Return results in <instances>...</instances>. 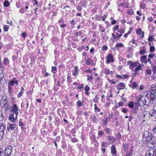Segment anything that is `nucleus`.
I'll return each mask as SVG.
<instances>
[{"instance_id": "nucleus-1", "label": "nucleus", "mask_w": 156, "mask_h": 156, "mask_svg": "<svg viewBox=\"0 0 156 156\" xmlns=\"http://www.w3.org/2000/svg\"><path fill=\"white\" fill-rule=\"evenodd\" d=\"M128 64H130L129 69L134 72L135 75L140 74V71L142 70L144 68V65H142L139 62H132L129 61Z\"/></svg>"}, {"instance_id": "nucleus-2", "label": "nucleus", "mask_w": 156, "mask_h": 156, "mask_svg": "<svg viewBox=\"0 0 156 156\" xmlns=\"http://www.w3.org/2000/svg\"><path fill=\"white\" fill-rule=\"evenodd\" d=\"M145 95L146 97H147L150 100L149 95L147 93V91L146 90H143L141 92L140 94L136 97V102L139 105L142 106L146 104L147 101L146 99H143L144 96Z\"/></svg>"}, {"instance_id": "nucleus-3", "label": "nucleus", "mask_w": 156, "mask_h": 156, "mask_svg": "<svg viewBox=\"0 0 156 156\" xmlns=\"http://www.w3.org/2000/svg\"><path fill=\"white\" fill-rule=\"evenodd\" d=\"M143 139L146 142L153 144L156 142V138L148 131H145L143 136Z\"/></svg>"}, {"instance_id": "nucleus-4", "label": "nucleus", "mask_w": 156, "mask_h": 156, "mask_svg": "<svg viewBox=\"0 0 156 156\" xmlns=\"http://www.w3.org/2000/svg\"><path fill=\"white\" fill-rule=\"evenodd\" d=\"M149 91L151 94L150 96L149 102L153 104L156 101V85L153 84L150 89Z\"/></svg>"}, {"instance_id": "nucleus-5", "label": "nucleus", "mask_w": 156, "mask_h": 156, "mask_svg": "<svg viewBox=\"0 0 156 156\" xmlns=\"http://www.w3.org/2000/svg\"><path fill=\"white\" fill-rule=\"evenodd\" d=\"M9 109L10 110L11 113L16 115V117L19 114V112L20 111L18 106L14 103L12 105Z\"/></svg>"}, {"instance_id": "nucleus-6", "label": "nucleus", "mask_w": 156, "mask_h": 156, "mask_svg": "<svg viewBox=\"0 0 156 156\" xmlns=\"http://www.w3.org/2000/svg\"><path fill=\"white\" fill-rule=\"evenodd\" d=\"M15 84L17 86L19 84L18 83V80L16 78L14 77L11 80H10L8 83L9 86H14Z\"/></svg>"}, {"instance_id": "nucleus-7", "label": "nucleus", "mask_w": 156, "mask_h": 156, "mask_svg": "<svg viewBox=\"0 0 156 156\" xmlns=\"http://www.w3.org/2000/svg\"><path fill=\"white\" fill-rule=\"evenodd\" d=\"M12 151V147L10 146L6 147L4 152L5 155L10 156Z\"/></svg>"}, {"instance_id": "nucleus-8", "label": "nucleus", "mask_w": 156, "mask_h": 156, "mask_svg": "<svg viewBox=\"0 0 156 156\" xmlns=\"http://www.w3.org/2000/svg\"><path fill=\"white\" fill-rule=\"evenodd\" d=\"M114 60L113 56L111 54H108L106 58V63L108 64L110 63L113 62Z\"/></svg>"}, {"instance_id": "nucleus-9", "label": "nucleus", "mask_w": 156, "mask_h": 156, "mask_svg": "<svg viewBox=\"0 0 156 156\" xmlns=\"http://www.w3.org/2000/svg\"><path fill=\"white\" fill-rule=\"evenodd\" d=\"M16 126V124L15 123H9L7 125V129L9 131H12L14 129Z\"/></svg>"}, {"instance_id": "nucleus-10", "label": "nucleus", "mask_w": 156, "mask_h": 156, "mask_svg": "<svg viewBox=\"0 0 156 156\" xmlns=\"http://www.w3.org/2000/svg\"><path fill=\"white\" fill-rule=\"evenodd\" d=\"M145 156H156V153L152 149H151L147 151Z\"/></svg>"}, {"instance_id": "nucleus-11", "label": "nucleus", "mask_w": 156, "mask_h": 156, "mask_svg": "<svg viewBox=\"0 0 156 156\" xmlns=\"http://www.w3.org/2000/svg\"><path fill=\"white\" fill-rule=\"evenodd\" d=\"M154 109L153 108L152 112H151L150 119L155 121H156V110H154Z\"/></svg>"}, {"instance_id": "nucleus-12", "label": "nucleus", "mask_w": 156, "mask_h": 156, "mask_svg": "<svg viewBox=\"0 0 156 156\" xmlns=\"http://www.w3.org/2000/svg\"><path fill=\"white\" fill-rule=\"evenodd\" d=\"M15 114H12L11 113V114L9 115V120L12 122H15L16 120V119L17 118V117H16V115H15V117H14Z\"/></svg>"}, {"instance_id": "nucleus-13", "label": "nucleus", "mask_w": 156, "mask_h": 156, "mask_svg": "<svg viewBox=\"0 0 156 156\" xmlns=\"http://www.w3.org/2000/svg\"><path fill=\"white\" fill-rule=\"evenodd\" d=\"M136 33L141 37L143 38L144 37V31H142V30L140 28L137 29L136 30Z\"/></svg>"}, {"instance_id": "nucleus-14", "label": "nucleus", "mask_w": 156, "mask_h": 156, "mask_svg": "<svg viewBox=\"0 0 156 156\" xmlns=\"http://www.w3.org/2000/svg\"><path fill=\"white\" fill-rule=\"evenodd\" d=\"M144 117L146 119H150L151 112L148 111H144L143 112Z\"/></svg>"}, {"instance_id": "nucleus-15", "label": "nucleus", "mask_w": 156, "mask_h": 156, "mask_svg": "<svg viewBox=\"0 0 156 156\" xmlns=\"http://www.w3.org/2000/svg\"><path fill=\"white\" fill-rule=\"evenodd\" d=\"M117 87L119 90L123 89L125 88V84L123 83H119L117 85Z\"/></svg>"}, {"instance_id": "nucleus-16", "label": "nucleus", "mask_w": 156, "mask_h": 156, "mask_svg": "<svg viewBox=\"0 0 156 156\" xmlns=\"http://www.w3.org/2000/svg\"><path fill=\"white\" fill-rule=\"evenodd\" d=\"M5 98H4V97H3L1 100V105L2 106L3 105H8V102L6 99V98L5 97Z\"/></svg>"}, {"instance_id": "nucleus-17", "label": "nucleus", "mask_w": 156, "mask_h": 156, "mask_svg": "<svg viewBox=\"0 0 156 156\" xmlns=\"http://www.w3.org/2000/svg\"><path fill=\"white\" fill-rule=\"evenodd\" d=\"M116 150L115 146L113 145L111 147V153L113 155H115L116 154Z\"/></svg>"}, {"instance_id": "nucleus-18", "label": "nucleus", "mask_w": 156, "mask_h": 156, "mask_svg": "<svg viewBox=\"0 0 156 156\" xmlns=\"http://www.w3.org/2000/svg\"><path fill=\"white\" fill-rule=\"evenodd\" d=\"M147 57L145 55H143L140 57V61L142 63L146 64L147 63Z\"/></svg>"}, {"instance_id": "nucleus-19", "label": "nucleus", "mask_w": 156, "mask_h": 156, "mask_svg": "<svg viewBox=\"0 0 156 156\" xmlns=\"http://www.w3.org/2000/svg\"><path fill=\"white\" fill-rule=\"evenodd\" d=\"M153 74L152 76V78H156V66H154L152 67Z\"/></svg>"}, {"instance_id": "nucleus-20", "label": "nucleus", "mask_w": 156, "mask_h": 156, "mask_svg": "<svg viewBox=\"0 0 156 156\" xmlns=\"http://www.w3.org/2000/svg\"><path fill=\"white\" fill-rule=\"evenodd\" d=\"M108 139L110 144H112L115 141V139L113 136H108Z\"/></svg>"}, {"instance_id": "nucleus-21", "label": "nucleus", "mask_w": 156, "mask_h": 156, "mask_svg": "<svg viewBox=\"0 0 156 156\" xmlns=\"http://www.w3.org/2000/svg\"><path fill=\"white\" fill-rule=\"evenodd\" d=\"M6 126L5 125L2 123H0V133L4 132V130L5 129Z\"/></svg>"}, {"instance_id": "nucleus-22", "label": "nucleus", "mask_w": 156, "mask_h": 156, "mask_svg": "<svg viewBox=\"0 0 156 156\" xmlns=\"http://www.w3.org/2000/svg\"><path fill=\"white\" fill-rule=\"evenodd\" d=\"M74 71L73 73V75L74 76H76L78 75V67L77 66H76L74 67Z\"/></svg>"}, {"instance_id": "nucleus-23", "label": "nucleus", "mask_w": 156, "mask_h": 156, "mask_svg": "<svg viewBox=\"0 0 156 156\" xmlns=\"http://www.w3.org/2000/svg\"><path fill=\"white\" fill-rule=\"evenodd\" d=\"M123 46V44L121 43H119L115 45V48L116 49H118L122 47Z\"/></svg>"}, {"instance_id": "nucleus-24", "label": "nucleus", "mask_w": 156, "mask_h": 156, "mask_svg": "<svg viewBox=\"0 0 156 156\" xmlns=\"http://www.w3.org/2000/svg\"><path fill=\"white\" fill-rule=\"evenodd\" d=\"M24 91V89L22 87H21V89L20 92L17 95L18 97H20L23 94Z\"/></svg>"}, {"instance_id": "nucleus-25", "label": "nucleus", "mask_w": 156, "mask_h": 156, "mask_svg": "<svg viewBox=\"0 0 156 156\" xmlns=\"http://www.w3.org/2000/svg\"><path fill=\"white\" fill-rule=\"evenodd\" d=\"M104 73L106 74H111V72L109 69L108 68H105L104 70Z\"/></svg>"}, {"instance_id": "nucleus-26", "label": "nucleus", "mask_w": 156, "mask_h": 156, "mask_svg": "<svg viewBox=\"0 0 156 156\" xmlns=\"http://www.w3.org/2000/svg\"><path fill=\"white\" fill-rule=\"evenodd\" d=\"M127 13L129 15H132L134 14V12L133 9H129L128 10Z\"/></svg>"}, {"instance_id": "nucleus-27", "label": "nucleus", "mask_w": 156, "mask_h": 156, "mask_svg": "<svg viewBox=\"0 0 156 156\" xmlns=\"http://www.w3.org/2000/svg\"><path fill=\"white\" fill-rule=\"evenodd\" d=\"M77 105L79 107L82 106L84 104V102L83 101H81L80 100H79L76 102Z\"/></svg>"}, {"instance_id": "nucleus-28", "label": "nucleus", "mask_w": 156, "mask_h": 156, "mask_svg": "<svg viewBox=\"0 0 156 156\" xmlns=\"http://www.w3.org/2000/svg\"><path fill=\"white\" fill-rule=\"evenodd\" d=\"M138 86L136 82H133L131 83V87L133 89L136 88Z\"/></svg>"}, {"instance_id": "nucleus-29", "label": "nucleus", "mask_w": 156, "mask_h": 156, "mask_svg": "<svg viewBox=\"0 0 156 156\" xmlns=\"http://www.w3.org/2000/svg\"><path fill=\"white\" fill-rule=\"evenodd\" d=\"M140 8L144 9L146 8V4L144 2H142L140 4Z\"/></svg>"}, {"instance_id": "nucleus-30", "label": "nucleus", "mask_w": 156, "mask_h": 156, "mask_svg": "<svg viewBox=\"0 0 156 156\" xmlns=\"http://www.w3.org/2000/svg\"><path fill=\"white\" fill-rule=\"evenodd\" d=\"M91 120L94 122H97L98 121L96 115H94L91 118Z\"/></svg>"}, {"instance_id": "nucleus-31", "label": "nucleus", "mask_w": 156, "mask_h": 156, "mask_svg": "<svg viewBox=\"0 0 156 156\" xmlns=\"http://www.w3.org/2000/svg\"><path fill=\"white\" fill-rule=\"evenodd\" d=\"M8 92L10 95H12L13 94L12 88L11 86L8 87Z\"/></svg>"}, {"instance_id": "nucleus-32", "label": "nucleus", "mask_w": 156, "mask_h": 156, "mask_svg": "<svg viewBox=\"0 0 156 156\" xmlns=\"http://www.w3.org/2000/svg\"><path fill=\"white\" fill-rule=\"evenodd\" d=\"M108 117L105 118V119H103L102 121V122L104 126H106L108 123Z\"/></svg>"}, {"instance_id": "nucleus-33", "label": "nucleus", "mask_w": 156, "mask_h": 156, "mask_svg": "<svg viewBox=\"0 0 156 156\" xmlns=\"http://www.w3.org/2000/svg\"><path fill=\"white\" fill-rule=\"evenodd\" d=\"M9 3L7 0H5L3 3V5L5 7H7L9 6Z\"/></svg>"}, {"instance_id": "nucleus-34", "label": "nucleus", "mask_w": 156, "mask_h": 156, "mask_svg": "<svg viewBox=\"0 0 156 156\" xmlns=\"http://www.w3.org/2000/svg\"><path fill=\"white\" fill-rule=\"evenodd\" d=\"M128 105L130 108H133L134 106V104L133 102L129 101L128 103Z\"/></svg>"}, {"instance_id": "nucleus-35", "label": "nucleus", "mask_w": 156, "mask_h": 156, "mask_svg": "<svg viewBox=\"0 0 156 156\" xmlns=\"http://www.w3.org/2000/svg\"><path fill=\"white\" fill-rule=\"evenodd\" d=\"M4 64L6 65H8L9 64V60L6 58L4 59Z\"/></svg>"}, {"instance_id": "nucleus-36", "label": "nucleus", "mask_w": 156, "mask_h": 156, "mask_svg": "<svg viewBox=\"0 0 156 156\" xmlns=\"http://www.w3.org/2000/svg\"><path fill=\"white\" fill-rule=\"evenodd\" d=\"M94 110L95 112H99L101 111V109L98 108L96 104L94 105Z\"/></svg>"}, {"instance_id": "nucleus-37", "label": "nucleus", "mask_w": 156, "mask_h": 156, "mask_svg": "<svg viewBox=\"0 0 156 156\" xmlns=\"http://www.w3.org/2000/svg\"><path fill=\"white\" fill-rule=\"evenodd\" d=\"M130 76L127 75H122V79H126L128 78Z\"/></svg>"}, {"instance_id": "nucleus-38", "label": "nucleus", "mask_w": 156, "mask_h": 156, "mask_svg": "<svg viewBox=\"0 0 156 156\" xmlns=\"http://www.w3.org/2000/svg\"><path fill=\"white\" fill-rule=\"evenodd\" d=\"M108 146V144L106 142H103L101 144V146L102 147H104V148L106 147L107 146Z\"/></svg>"}, {"instance_id": "nucleus-39", "label": "nucleus", "mask_w": 156, "mask_h": 156, "mask_svg": "<svg viewBox=\"0 0 156 156\" xmlns=\"http://www.w3.org/2000/svg\"><path fill=\"white\" fill-rule=\"evenodd\" d=\"M51 72L54 73H55L57 72V68L55 66H53L51 69Z\"/></svg>"}, {"instance_id": "nucleus-40", "label": "nucleus", "mask_w": 156, "mask_h": 156, "mask_svg": "<svg viewBox=\"0 0 156 156\" xmlns=\"http://www.w3.org/2000/svg\"><path fill=\"white\" fill-rule=\"evenodd\" d=\"M9 27L7 25H4L3 27L4 30L5 32H7L8 31Z\"/></svg>"}, {"instance_id": "nucleus-41", "label": "nucleus", "mask_w": 156, "mask_h": 156, "mask_svg": "<svg viewBox=\"0 0 156 156\" xmlns=\"http://www.w3.org/2000/svg\"><path fill=\"white\" fill-rule=\"evenodd\" d=\"M86 62L87 64L89 65L91 64L92 61L90 59H87L86 60Z\"/></svg>"}, {"instance_id": "nucleus-42", "label": "nucleus", "mask_w": 156, "mask_h": 156, "mask_svg": "<svg viewBox=\"0 0 156 156\" xmlns=\"http://www.w3.org/2000/svg\"><path fill=\"white\" fill-rule=\"evenodd\" d=\"M155 48L153 46H151L150 48V51L153 52L155 51Z\"/></svg>"}, {"instance_id": "nucleus-43", "label": "nucleus", "mask_w": 156, "mask_h": 156, "mask_svg": "<svg viewBox=\"0 0 156 156\" xmlns=\"http://www.w3.org/2000/svg\"><path fill=\"white\" fill-rule=\"evenodd\" d=\"M3 108H4L5 111H7L9 108V105H5L2 106Z\"/></svg>"}, {"instance_id": "nucleus-44", "label": "nucleus", "mask_w": 156, "mask_h": 156, "mask_svg": "<svg viewBox=\"0 0 156 156\" xmlns=\"http://www.w3.org/2000/svg\"><path fill=\"white\" fill-rule=\"evenodd\" d=\"M105 131L106 133H107L108 134L111 132V129L108 128H106L105 129Z\"/></svg>"}, {"instance_id": "nucleus-45", "label": "nucleus", "mask_w": 156, "mask_h": 156, "mask_svg": "<svg viewBox=\"0 0 156 156\" xmlns=\"http://www.w3.org/2000/svg\"><path fill=\"white\" fill-rule=\"evenodd\" d=\"M154 40V38L152 36H149L148 38V41H152Z\"/></svg>"}, {"instance_id": "nucleus-46", "label": "nucleus", "mask_w": 156, "mask_h": 156, "mask_svg": "<svg viewBox=\"0 0 156 156\" xmlns=\"http://www.w3.org/2000/svg\"><path fill=\"white\" fill-rule=\"evenodd\" d=\"M103 27L102 25H100L99 26V28H100V30L101 32H104L105 31V29H104L102 28Z\"/></svg>"}, {"instance_id": "nucleus-47", "label": "nucleus", "mask_w": 156, "mask_h": 156, "mask_svg": "<svg viewBox=\"0 0 156 156\" xmlns=\"http://www.w3.org/2000/svg\"><path fill=\"white\" fill-rule=\"evenodd\" d=\"M3 113L1 111H0V121L2 120L3 119Z\"/></svg>"}, {"instance_id": "nucleus-48", "label": "nucleus", "mask_w": 156, "mask_h": 156, "mask_svg": "<svg viewBox=\"0 0 156 156\" xmlns=\"http://www.w3.org/2000/svg\"><path fill=\"white\" fill-rule=\"evenodd\" d=\"M146 52V50L144 49H142L140 51V54L141 55H142L145 54Z\"/></svg>"}, {"instance_id": "nucleus-49", "label": "nucleus", "mask_w": 156, "mask_h": 156, "mask_svg": "<svg viewBox=\"0 0 156 156\" xmlns=\"http://www.w3.org/2000/svg\"><path fill=\"white\" fill-rule=\"evenodd\" d=\"M112 38H111V39L112 41H114V39L116 38V36H115L114 34H112Z\"/></svg>"}, {"instance_id": "nucleus-50", "label": "nucleus", "mask_w": 156, "mask_h": 156, "mask_svg": "<svg viewBox=\"0 0 156 156\" xmlns=\"http://www.w3.org/2000/svg\"><path fill=\"white\" fill-rule=\"evenodd\" d=\"M121 138V135L120 133H117V134L116 139L118 140H120Z\"/></svg>"}, {"instance_id": "nucleus-51", "label": "nucleus", "mask_w": 156, "mask_h": 156, "mask_svg": "<svg viewBox=\"0 0 156 156\" xmlns=\"http://www.w3.org/2000/svg\"><path fill=\"white\" fill-rule=\"evenodd\" d=\"M119 28V26L118 25H116L114 26L113 28V30L114 31H115L116 30L118 29Z\"/></svg>"}, {"instance_id": "nucleus-52", "label": "nucleus", "mask_w": 156, "mask_h": 156, "mask_svg": "<svg viewBox=\"0 0 156 156\" xmlns=\"http://www.w3.org/2000/svg\"><path fill=\"white\" fill-rule=\"evenodd\" d=\"M102 50H105L106 51L108 49V47L106 45H104L102 47Z\"/></svg>"}, {"instance_id": "nucleus-53", "label": "nucleus", "mask_w": 156, "mask_h": 156, "mask_svg": "<svg viewBox=\"0 0 156 156\" xmlns=\"http://www.w3.org/2000/svg\"><path fill=\"white\" fill-rule=\"evenodd\" d=\"M2 77L1 78L0 81L2 82L3 83H4L5 81V79L4 78V76L3 75Z\"/></svg>"}, {"instance_id": "nucleus-54", "label": "nucleus", "mask_w": 156, "mask_h": 156, "mask_svg": "<svg viewBox=\"0 0 156 156\" xmlns=\"http://www.w3.org/2000/svg\"><path fill=\"white\" fill-rule=\"evenodd\" d=\"M154 54H151L148 55V58L151 59H152L154 57Z\"/></svg>"}, {"instance_id": "nucleus-55", "label": "nucleus", "mask_w": 156, "mask_h": 156, "mask_svg": "<svg viewBox=\"0 0 156 156\" xmlns=\"http://www.w3.org/2000/svg\"><path fill=\"white\" fill-rule=\"evenodd\" d=\"M107 16L106 15H104L102 17H101V18L102 19L103 21H104Z\"/></svg>"}, {"instance_id": "nucleus-56", "label": "nucleus", "mask_w": 156, "mask_h": 156, "mask_svg": "<svg viewBox=\"0 0 156 156\" xmlns=\"http://www.w3.org/2000/svg\"><path fill=\"white\" fill-rule=\"evenodd\" d=\"M152 132L153 133H156V124L153 127Z\"/></svg>"}, {"instance_id": "nucleus-57", "label": "nucleus", "mask_w": 156, "mask_h": 156, "mask_svg": "<svg viewBox=\"0 0 156 156\" xmlns=\"http://www.w3.org/2000/svg\"><path fill=\"white\" fill-rule=\"evenodd\" d=\"M146 72L148 74H151V69H147L146 70Z\"/></svg>"}, {"instance_id": "nucleus-58", "label": "nucleus", "mask_w": 156, "mask_h": 156, "mask_svg": "<svg viewBox=\"0 0 156 156\" xmlns=\"http://www.w3.org/2000/svg\"><path fill=\"white\" fill-rule=\"evenodd\" d=\"M4 135V133L2 132L0 133V140L2 139L3 138Z\"/></svg>"}, {"instance_id": "nucleus-59", "label": "nucleus", "mask_w": 156, "mask_h": 156, "mask_svg": "<svg viewBox=\"0 0 156 156\" xmlns=\"http://www.w3.org/2000/svg\"><path fill=\"white\" fill-rule=\"evenodd\" d=\"M115 34H116V37L119 39L121 36H122V34H119L118 33H116Z\"/></svg>"}, {"instance_id": "nucleus-60", "label": "nucleus", "mask_w": 156, "mask_h": 156, "mask_svg": "<svg viewBox=\"0 0 156 156\" xmlns=\"http://www.w3.org/2000/svg\"><path fill=\"white\" fill-rule=\"evenodd\" d=\"M64 21L63 19H61L58 20V23L59 24H63Z\"/></svg>"}, {"instance_id": "nucleus-61", "label": "nucleus", "mask_w": 156, "mask_h": 156, "mask_svg": "<svg viewBox=\"0 0 156 156\" xmlns=\"http://www.w3.org/2000/svg\"><path fill=\"white\" fill-rule=\"evenodd\" d=\"M19 125L20 126H23V122L21 121V119H20L19 122Z\"/></svg>"}, {"instance_id": "nucleus-62", "label": "nucleus", "mask_w": 156, "mask_h": 156, "mask_svg": "<svg viewBox=\"0 0 156 156\" xmlns=\"http://www.w3.org/2000/svg\"><path fill=\"white\" fill-rule=\"evenodd\" d=\"M25 11V10L23 8H22L19 10V12L21 13H24Z\"/></svg>"}, {"instance_id": "nucleus-63", "label": "nucleus", "mask_w": 156, "mask_h": 156, "mask_svg": "<svg viewBox=\"0 0 156 156\" xmlns=\"http://www.w3.org/2000/svg\"><path fill=\"white\" fill-rule=\"evenodd\" d=\"M90 89V87L87 85H86L85 86L84 90L86 91L89 90Z\"/></svg>"}, {"instance_id": "nucleus-64", "label": "nucleus", "mask_w": 156, "mask_h": 156, "mask_svg": "<svg viewBox=\"0 0 156 156\" xmlns=\"http://www.w3.org/2000/svg\"><path fill=\"white\" fill-rule=\"evenodd\" d=\"M104 134V132L103 131H99L98 132V135L100 136H102Z\"/></svg>"}]
</instances>
